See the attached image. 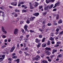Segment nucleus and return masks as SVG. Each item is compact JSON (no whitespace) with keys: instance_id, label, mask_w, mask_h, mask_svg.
Instances as JSON below:
<instances>
[{"instance_id":"obj_1","label":"nucleus","mask_w":63,"mask_h":63,"mask_svg":"<svg viewBox=\"0 0 63 63\" xmlns=\"http://www.w3.org/2000/svg\"><path fill=\"white\" fill-rule=\"evenodd\" d=\"M5 56V55H0V62H2L3 60V59H4V57Z\"/></svg>"},{"instance_id":"obj_2","label":"nucleus","mask_w":63,"mask_h":63,"mask_svg":"<svg viewBox=\"0 0 63 63\" xmlns=\"http://www.w3.org/2000/svg\"><path fill=\"white\" fill-rule=\"evenodd\" d=\"M28 26L27 25H25V26L24 27V29H25V31H26L27 32H29V31L27 29V28H28Z\"/></svg>"},{"instance_id":"obj_3","label":"nucleus","mask_w":63,"mask_h":63,"mask_svg":"<svg viewBox=\"0 0 63 63\" xmlns=\"http://www.w3.org/2000/svg\"><path fill=\"white\" fill-rule=\"evenodd\" d=\"M40 57L39 55L36 56L35 58V60L37 61L39 60H40Z\"/></svg>"},{"instance_id":"obj_4","label":"nucleus","mask_w":63,"mask_h":63,"mask_svg":"<svg viewBox=\"0 0 63 63\" xmlns=\"http://www.w3.org/2000/svg\"><path fill=\"white\" fill-rule=\"evenodd\" d=\"M18 33V29H15L14 32V33L15 35H16Z\"/></svg>"},{"instance_id":"obj_5","label":"nucleus","mask_w":63,"mask_h":63,"mask_svg":"<svg viewBox=\"0 0 63 63\" xmlns=\"http://www.w3.org/2000/svg\"><path fill=\"white\" fill-rule=\"evenodd\" d=\"M53 4H52L50 6H49V5H48L46 7L47 9H48V8H49V9H50L51 8H52L53 7Z\"/></svg>"},{"instance_id":"obj_6","label":"nucleus","mask_w":63,"mask_h":63,"mask_svg":"<svg viewBox=\"0 0 63 63\" xmlns=\"http://www.w3.org/2000/svg\"><path fill=\"white\" fill-rule=\"evenodd\" d=\"M2 31L4 32L5 34H7V32L5 31V29H4V28L3 27H2Z\"/></svg>"},{"instance_id":"obj_7","label":"nucleus","mask_w":63,"mask_h":63,"mask_svg":"<svg viewBox=\"0 0 63 63\" xmlns=\"http://www.w3.org/2000/svg\"><path fill=\"white\" fill-rule=\"evenodd\" d=\"M45 52H46V53H47V55H49L50 54V52L48 50H46Z\"/></svg>"},{"instance_id":"obj_8","label":"nucleus","mask_w":63,"mask_h":63,"mask_svg":"<svg viewBox=\"0 0 63 63\" xmlns=\"http://www.w3.org/2000/svg\"><path fill=\"white\" fill-rule=\"evenodd\" d=\"M33 15L34 16H38L39 15V13H35V14H33Z\"/></svg>"},{"instance_id":"obj_9","label":"nucleus","mask_w":63,"mask_h":63,"mask_svg":"<svg viewBox=\"0 0 63 63\" xmlns=\"http://www.w3.org/2000/svg\"><path fill=\"white\" fill-rule=\"evenodd\" d=\"M59 3H56L55 4V6L53 7V8H55V7H57V6H59Z\"/></svg>"},{"instance_id":"obj_10","label":"nucleus","mask_w":63,"mask_h":63,"mask_svg":"<svg viewBox=\"0 0 63 63\" xmlns=\"http://www.w3.org/2000/svg\"><path fill=\"white\" fill-rule=\"evenodd\" d=\"M42 47H47V45L46 43H43L42 45Z\"/></svg>"},{"instance_id":"obj_11","label":"nucleus","mask_w":63,"mask_h":63,"mask_svg":"<svg viewBox=\"0 0 63 63\" xmlns=\"http://www.w3.org/2000/svg\"><path fill=\"white\" fill-rule=\"evenodd\" d=\"M35 18V17H31L30 18V21H32V20H33Z\"/></svg>"},{"instance_id":"obj_12","label":"nucleus","mask_w":63,"mask_h":63,"mask_svg":"<svg viewBox=\"0 0 63 63\" xmlns=\"http://www.w3.org/2000/svg\"><path fill=\"white\" fill-rule=\"evenodd\" d=\"M62 23V19H60L58 21V23H59V24H61V23Z\"/></svg>"},{"instance_id":"obj_13","label":"nucleus","mask_w":63,"mask_h":63,"mask_svg":"<svg viewBox=\"0 0 63 63\" xmlns=\"http://www.w3.org/2000/svg\"><path fill=\"white\" fill-rule=\"evenodd\" d=\"M41 41V40H39L38 38L36 39H35V42L36 43H38V42H40Z\"/></svg>"},{"instance_id":"obj_14","label":"nucleus","mask_w":63,"mask_h":63,"mask_svg":"<svg viewBox=\"0 0 63 63\" xmlns=\"http://www.w3.org/2000/svg\"><path fill=\"white\" fill-rule=\"evenodd\" d=\"M41 43H38V45H37V48H39L40 47V46H41Z\"/></svg>"},{"instance_id":"obj_15","label":"nucleus","mask_w":63,"mask_h":63,"mask_svg":"<svg viewBox=\"0 0 63 63\" xmlns=\"http://www.w3.org/2000/svg\"><path fill=\"white\" fill-rule=\"evenodd\" d=\"M56 19L57 20L59 18V15L58 14H57L56 16Z\"/></svg>"},{"instance_id":"obj_16","label":"nucleus","mask_w":63,"mask_h":63,"mask_svg":"<svg viewBox=\"0 0 63 63\" xmlns=\"http://www.w3.org/2000/svg\"><path fill=\"white\" fill-rule=\"evenodd\" d=\"M62 55L60 54V55L58 56L57 58H59L60 57H62Z\"/></svg>"},{"instance_id":"obj_17","label":"nucleus","mask_w":63,"mask_h":63,"mask_svg":"<svg viewBox=\"0 0 63 63\" xmlns=\"http://www.w3.org/2000/svg\"><path fill=\"white\" fill-rule=\"evenodd\" d=\"M46 50H51V48L50 47H47L45 48Z\"/></svg>"},{"instance_id":"obj_18","label":"nucleus","mask_w":63,"mask_h":63,"mask_svg":"<svg viewBox=\"0 0 63 63\" xmlns=\"http://www.w3.org/2000/svg\"><path fill=\"white\" fill-rule=\"evenodd\" d=\"M41 63H48L46 61H43Z\"/></svg>"},{"instance_id":"obj_19","label":"nucleus","mask_w":63,"mask_h":63,"mask_svg":"<svg viewBox=\"0 0 63 63\" xmlns=\"http://www.w3.org/2000/svg\"><path fill=\"white\" fill-rule=\"evenodd\" d=\"M41 52L42 51H41V50H38L37 51V53H38V54H39V53H41Z\"/></svg>"},{"instance_id":"obj_20","label":"nucleus","mask_w":63,"mask_h":63,"mask_svg":"<svg viewBox=\"0 0 63 63\" xmlns=\"http://www.w3.org/2000/svg\"><path fill=\"white\" fill-rule=\"evenodd\" d=\"M39 10H41V9L43 8V6L41 5L39 6Z\"/></svg>"},{"instance_id":"obj_21","label":"nucleus","mask_w":63,"mask_h":63,"mask_svg":"<svg viewBox=\"0 0 63 63\" xmlns=\"http://www.w3.org/2000/svg\"><path fill=\"white\" fill-rule=\"evenodd\" d=\"M15 47L13 46V47L11 49V50H15Z\"/></svg>"},{"instance_id":"obj_22","label":"nucleus","mask_w":63,"mask_h":63,"mask_svg":"<svg viewBox=\"0 0 63 63\" xmlns=\"http://www.w3.org/2000/svg\"><path fill=\"white\" fill-rule=\"evenodd\" d=\"M47 45H50V41H48V42L47 43Z\"/></svg>"},{"instance_id":"obj_23","label":"nucleus","mask_w":63,"mask_h":63,"mask_svg":"<svg viewBox=\"0 0 63 63\" xmlns=\"http://www.w3.org/2000/svg\"><path fill=\"white\" fill-rule=\"evenodd\" d=\"M50 40H51V41H53V40H54V38H52V37H50Z\"/></svg>"},{"instance_id":"obj_24","label":"nucleus","mask_w":63,"mask_h":63,"mask_svg":"<svg viewBox=\"0 0 63 63\" xmlns=\"http://www.w3.org/2000/svg\"><path fill=\"white\" fill-rule=\"evenodd\" d=\"M41 57L42 58H44L45 56V55H44V54H42L41 55Z\"/></svg>"},{"instance_id":"obj_25","label":"nucleus","mask_w":63,"mask_h":63,"mask_svg":"<svg viewBox=\"0 0 63 63\" xmlns=\"http://www.w3.org/2000/svg\"><path fill=\"white\" fill-rule=\"evenodd\" d=\"M12 58H14L15 59H16L17 58V56H13L12 57Z\"/></svg>"},{"instance_id":"obj_26","label":"nucleus","mask_w":63,"mask_h":63,"mask_svg":"<svg viewBox=\"0 0 63 63\" xmlns=\"http://www.w3.org/2000/svg\"><path fill=\"white\" fill-rule=\"evenodd\" d=\"M0 9L1 10H4V6H2L0 7Z\"/></svg>"},{"instance_id":"obj_27","label":"nucleus","mask_w":63,"mask_h":63,"mask_svg":"<svg viewBox=\"0 0 63 63\" xmlns=\"http://www.w3.org/2000/svg\"><path fill=\"white\" fill-rule=\"evenodd\" d=\"M43 16H46V15L47 14V12H44L43 13Z\"/></svg>"},{"instance_id":"obj_28","label":"nucleus","mask_w":63,"mask_h":63,"mask_svg":"<svg viewBox=\"0 0 63 63\" xmlns=\"http://www.w3.org/2000/svg\"><path fill=\"white\" fill-rule=\"evenodd\" d=\"M18 7H20L21 6V4H20V2H18Z\"/></svg>"},{"instance_id":"obj_29","label":"nucleus","mask_w":63,"mask_h":63,"mask_svg":"<svg viewBox=\"0 0 63 63\" xmlns=\"http://www.w3.org/2000/svg\"><path fill=\"white\" fill-rule=\"evenodd\" d=\"M14 6H16L17 5V2H14Z\"/></svg>"},{"instance_id":"obj_30","label":"nucleus","mask_w":63,"mask_h":63,"mask_svg":"<svg viewBox=\"0 0 63 63\" xmlns=\"http://www.w3.org/2000/svg\"><path fill=\"white\" fill-rule=\"evenodd\" d=\"M22 12L23 13H25V12H26V10L23 9L22 10Z\"/></svg>"},{"instance_id":"obj_31","label":"nucleus","mask_w":63,"mask_h":63,"mask_svg":"<svg viewBox=\"0 0 63 63\" xmlns=\"http://www.w3.org/2000/svg\"><path fill=\"white\" fill-rule=\"evenodd\" d=\"M46 39L45 38H44L43 39H42V42H45V39Z\"/></svg>"},{"instance_id":"obj_32","label":"nucleus","mask_w":63,"mask_h":63,"mask_svg":"<svg viewBox=\"0 0 63 63\" xmlns=\"http://www.w3.org/2000/svg\"><path fill=\"white\" fill-rule=\"evenodd\" d=\"M54 54L52 55H51V56H50V57L51 58H52L54 56H55Z\"/></svg>"},{"instance_id":"obj_33","label":"nucleus","mask_w":63,"mask_h":63,"mask_svg":"<svg viewBox=\"0 0 63 63\" xmlns=\"http://www.w3.org/2000/svg\"><path fill=\"white\" fill-rule=\"evenodd\" d=\"M17 63H18L19 62H20V61H19V59H17Z\"/></svg>"},{"instance_id":"obj_34","label":"nucleus","mask_w":63,"mask_h":63,"mask_svg":"<svg viewBox=\"0 0 63 63\" xmlns=\"http://www.w3.org/2000/svg\"><path fill=\"white\" fill-rule=\"evenodd\" d=\"M30 32L31 33H33L34 32V31H32L31 30H30Z\"/></svg>"},{"instance_id":"obj_35","label":"nucleus","mask_w":63,"mask_h":63,"mask_svg":"<svg viewBox=\"0 0 63 63\" xmlns=\"http://www.w3.org/2000/svg\"><path fill=\"white\" fill-rule=\"evenodd\" d=\"M39 5H38L37 4H35L34 5V7H37Z\"/></svg>"},{"instance_id":"obj_36","label":"nucleus","mask_w":63,"mask_h":63,"mask_svg":"<svg viewBox=\"0 0 63 63\" xmlns=\"http://www.w3.org/2000/svg\"><path fill=\"white\" fill-rule=\"evenodd\" d=\"M42 37H43V35H40L39 36V37L40 38H42Z\"/></svg>"},{"instance_id":"obj_37","label":"nucleus","mask_w":63,"mask_h":63,"mask_svg":"<svg viewBox=\"0 0 63 63\" xmlns=\"http://www.w3.org/2000/svg\"><path fill=\"white\" fill-rule=\"evenodd\" d=\"M61 42H58L57 43V44H61Z\"/></svg>"},{"instance_id":"obj_38","label":"nucleus","mask_w":63,"mask_h":63,"mask_svg":"<svg viewBox=\"0 0 63 63\" xmlns=\"http://www.w3.org/2000/svg\"><path fill=\"white\" fill-rule=\"evenodd\" d=\"M50 34H51V36H52V37H53V33H51Z\"/></svg>"},{"instance_id":"obj_39","label":"nucleus","mask_w":63,"mask_h":63,"mask_svg":"<svg viewBox=\"0 0 63 63\" xmlns=\"http://www.w3.org/2000/svg\"><path fill=\"white\" fill-rule=\"evenodd\" d=\"M45 27H46V26H45V25H44L42 27V28H43V29H44L45 28Z\"/></svg>"},{"instance_id":"obj_40","label":"nucleus","mask_w":63,"mask_h":63,"mask_svg":"<svg viewBox=\"0 0 63 63\" xmlns=\"http://www.w3.org/2000/svg\"><path fill=\"white\" fill-rule=\"evenodd\" d=\"M23 22H24L23 21H22L20 22V24H22V23H23Z\"/></svg>"},{"instance_id":"obj_41","label":"nucleus","mask_w":63,"mask_h":63,"mask_svg":"<svg viewBox=\"0 0 63 63\" xmlns=\"http://www.w3.org/2000/svg\"><path fill=\"white\" fill-rule=\"evenodd\" d=\"M47 25L48 26H51V24L48 23Z\"/></svg>"},{"instance_id":"obj_42","label":"nucleus","mask_w":63,"mask_h":63,"mask_svg":"<svg viewBox=\"0 0 63 63\" xmlns=\"http://www.w3.org/2000/svg\"><path fill=\"white\" fill-rule=\"evenodd\" d=\"M15 11L16 12H19V10H18L17 9Z\"/></svg>"},{"instance_id":"obj_43","label":"nucleus","mask_w":63,"mask_h":63,"mask_svg":"<svg viewBox=\"0 0 63 63\" xmlns=\"http://www.w3.org/2000/svg\"><path fill=\"white\" fill-rule=\"evenodd\" d=\"M56 31L57 32H58V31H59V29H57L56 30Z\"/></svg>"},{"instance_id":"obj_44","label":"nucleus","mask_w":63,"mask_h":63,"mask_svg":"<svg viewBox=\"0 0 63 63\" xmlns=\"http://www.w3.org/2000/svg\"><path fill=\"white\" fill-rule=\"evenodd\" d=\"M30 8L31 9H33L34 8L32 6H30Z\"/></svg>"},{"instance_id":"obj_45","label":"nucleus","mask_w":63,"mask_h":63,"mask_svg":"<svg viewBox=\"0 0 63 63\" xmlns=\"http://www.w3.org/2000/svg\"><path fill=\"white\" fill-rule=\"evenodd\" d=\"M58 46H59V45L56 44L55 45L54 47H58Z\"/></svg>"},{"instance_id":"obj_46","label":"nucleus","mask_w":63,"mask_h":63,"mask_svg":"<svg viewBox=\"0 0 63 63\" xmlns=\"http://www.w3.org/2000/svg\"><path fill=\"white\" fill-rule=\"evenodd\" d=\"M53 52H57V50H53Z\"/></svg>"},{"instance_id":"obj_47","label":"nucleus","mask_w":63,"mask_h":63,"mask_svg":"<svg viewBox=\"0 0 63 63\" xmlns=\"http://www.w3.org/2000/svg\"><path fill=\"white\" fill-rule=\"evenodd\" d=\"M14 16L15 17H17V14H16L14 15Z\"/></svg>"},{"instance_id":"obj_48","label":"nucleus","mask_w":63,"mask_h":63,"mask_svg":"<svg viewBox=\"0 0 63 63\" xmlns=\"http://www.w3.org/2000/svg\"><path fill=\"white\" fill-rule=\"evenodd\" d=\"M25 50H27V49H28V47H27L26 48H25Z\"/></svg>"},{"instance_id":"obj_49","label":"nucleus","mask_w":63,"mask_h":63,"mask_svg":"<svg viewBox=\"0 0 63 63\" xmlns=\"http://www.w3.org/2000/svg\"><path fill=\"white\" fill-rule=\"evenodd\" d=\"M46 3H47V4L49 3V2H48V0H46Z\"/></svg>"},{"instance_id":"obj_50","label":"nucleus","mask_w":63,"mask_h":63,"mask_svg":"<svg viewBox=\"0 0 63 63\" xmlns=\"http://www.w3.org/2000/svg\"><path fill=\"white\" fill-rule=\"evenodd\" d=\"M47 9H48L47 8V7H45L44 8V10H47Z\"/></svg>"},{"instance_id":"obj_51","label":"nucleus","mask_w":63,"mask_h":63,"mask_svg":"<svg viewBox=\"0 0 63 63\" xmlns=\"http://www.w3.org/2000/svg\"><path fill=\"white\" fill-rule=\"evenodd\" d=\"M21 30L22 32H23L24 31V30L22 29H21Z\"/></svg>"},{"instance_id":"obj_52","label":"nucleus","mask_w":63,"mask_h":63,"mask_svg":"<svg viewBox=\"0 0 63 63\" xmlns=\"http://www.w3.org/2000/svg\"><path fill=\"white\" fill-rule=\"evenodd\" d=\"M3 38H6V36L5 35H3Z\"/></svg>"},{"instance_id":"obj_53","label":"nucleus","mask_w":63,"mask_h":63,"mask_svg":"<svg viewBox=\"0 0 63 63\" xmlns=\"http://www.w3.org/2000/svg\"><path fill=\"white\" fill-rule=\"evenodd\" d=\"M54 25H57V23H54Z\"/></svg>"},{"instance_id":"obj_54","label":"nucleus","mask_w":63,"mask_h":63,"mask_svg":"<svg viewBox=\"0 0 63 63\" xmlns=\"http://www.w3.org/2000/svg\"><path fill=\"white\" fill-rule=\"evenodd\" d=\"M48 61H49V62H51V59H49L47 60Z\"/></svg>"},{"instance_id":"obj_55","label":"nucleus","mask_w":63,"mask_h":63,"mask_svg":"<svg viewBox=\"0 0 63 63\" xmlns=\"http://www.w3.org/2000/svg\"><path fill=\"white\" fill-rule=\"evenodd\" d=\"M27 23L28 24H29L30 23V21H29L27 20Z\"/></svg>"},{"instance_id":"obj_56","label":"nucleus","mask_w":63,"mask_h":63,"mask_svg":"<svg viewBox=\"0 0 63 63\" xmlns=\"http://www.w3.org/2000/svg\"><path fill=\"white\" fill-rule=\"evenodd\" d=\"M20 4H22V5H23V4H24V2H20Z\"/></svg>"},{"instance_id":"obj_57","label":"nucleus","mask_w":63,"mask_h":63,"mask_svg":"<svg viewBox=\"0 0 63 63\" xmlns=\"http://www.w3.org/2000/svg\"><path fill=\"white\" fill-rule=\"evenodd\" d=\"M12 55L13 56H15V55H16V53H13V54H12Z\"/></svg>"},{"instance_id":"obj_58","label":"nucleus","mask_w":63,"mask_h":63,"mask_svg":"<svg viewBox=\"0 0 63 63\" xmlns=\"http://www.w3.org/2000/svg\"><path fill=\"white\" fill-rule=\"evenodd\" d=\"M35 4H37V5H39V3H38L37 2H35Z\"/></svg>"},{"instance_id":"obj_59","label":"nucleus","mask_w":63,"mask_h":63,"mask_svg":"<svg viewBox=\"0 0 63 63\" xmlns=\"http://www.w3.org/2000/svg\"><path fill=\"white\" fill-rule=\"evenodd\" d=\"M21 7L22 8H24V7H25V5H22Z\"/></svg>"},{"instance_id":"obj_60","label":"nucleus","mask_w":63,"mask_h":63,"mask_svg":"<svg viewBox=\"0 0 63 63\" xmlns=\"http://www.w3.org/2000/svg\"><path fill=\"white\" fill-rule=\"evenodd\" d=\"M17 47L18 48H19V44H17Z\"/></svg>"},{"instance_id":"obj_61","label":"nucleus","mask_w":63,"mask_h":63,"mask_svg":"<svg viewBox=\"0 0 63 63\" xmlns=\"http://www.w3.org/2000/svg\"><path fill=\"white\" fill-rule=\"evenodd\" d=\"M46 58L48 59H50V58H49L48 56H47L46 57Z\"/></svg>"},{"instance_id":"obj_62","label":"nucleus","mask_w":63,"mask_h":63,"mask_svg":"<svg viewBox=\"0 0 63 63\" xmlns=\"http://www.w3.org/2000/svg\"><path fill=\"white\" fill-rule=\"evenodd\" d=\"M58 58H57V59H56V61H58L59 60V59Z\"/></svg>"},{"instance_id":"obj_63","label":"nucleus","mask_w":63,"mask_h":63,"mask_svg":"<svg viewBox=\"0 0 63 63\" xmlns=\"http://www.w3.org/2000/svg\"><path fill=\"white\" fill-rule=\"evenodd\" d=\"M53 11H56V9H53Z\"/></svg>"},{"instance_id":"obj_64","label":"nucleus","mask_w":63,"mask_h":63,"mask_svg":"<svg viewBox=\"0 0 63 63\" xmlns=\"http://www.w3.org/2000/svg\"><path fill=\"white\" fill-rule=\"evenodd\" d=\"M60 34H63V31L61 32H60Z\"/></svg>"}]
</instances>
